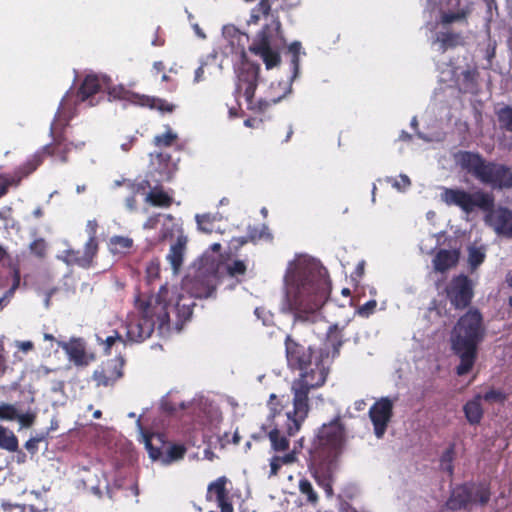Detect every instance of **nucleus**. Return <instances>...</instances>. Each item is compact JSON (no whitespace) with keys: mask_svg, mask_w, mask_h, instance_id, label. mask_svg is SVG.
<instances>
[{"mask_svg":"<svg viewBox=\"0 0 512 512\" xmlns=\"http://www.w3.org/2000/svg\"><path fill=\"white\" fill-rule=\"evenodd\" d=\"M445 29L436 35V42L439 43L442 52L465 44V38L461 32L449 30L448 26Z\"/></svg>","mask_w":512,"mask_h":512,"instance_id":"24","label":"nucleus"},{"mask_svg":"<svg viewBox=\"0 0 512 512\" xmlns=\"http://www.w3.org/2000/svg\"><path fill=\"white\" fill-rule=\"evenodd\" d=\"M392 416L393 403L389 398H381L370 407L369 417L377 438H382L384 436Z\"/></svg>","mask_w":512,"mask_h":512,"instance_id":"19","label":"nucleus"},{"mask_svg":"<svg viewBox=\"0 0 512 512\" xmlns=\"http://www.w3.org/2000/svg\"><path fill=\"white\" fill-rule=\"evenodd\" d=\"M246 270V264L241 260H235L227 267L228 274L232 277L244 275L246 273Z\"/></svg>","mask_w":512,"mask_h":512,"instance_id":"49","label":"nucleus"},{"mask_svg":"<svg viewBox=\"0 0 512 512\" xmlns=\"http://www.w3.org/2000/svg\"><path fill=\"white\" fill-rule=\"evenodd\" d=\"M18 417V410L12 404L3 403L0 405V419L14 421Z\"/></svg>","mask_w":512,"mask_h":512,"instance_id":"46","label":"nucleus"},{"mask_svg":"<svg viewBox=\"0 0 512 512\" xmlns=\"http://www.w3.org/2000/svg\"><path fill=\"white\" fill-rule=\"evenodd\" d=\"M301 48L302 45L299 41L292 42L288 47V51L291 53V67L293 71L292 80H294L299 74Z\"/></svg>","mask_w":512,"mask_h":512,"instance_id":"39","label":"nucleus"},{"mask_svg":"<svg viewBox=\"0 0 512 512\" xmlns=\"http://www.w3.org/2000/svg\"><path fill=\"white\" fill-rule=\"evenodd\" d=\"M269 466H270V471L268 473V477L269 478L276 477L279 474L282 465L277 461V458L272 456L270 458Z\"/></svg>","mask_w":512,"mask_h":512,"instance_id":"58","label":"nucleus"},{"mask_svg":"<svg viewBox=\"0 0 512 512\" xmlns=\"http://www.w3.org/2000/svg\"><path fill=\"white\" fill-rule=\"evenodd\" d=\"M117 341L124 343V340L118 331H113V335L106 337L104 340L106 354L111 353V348Z\"/></svg>","mask_w":512,"mask_h":512,"instance_id":"53","label":"nucleus"},{"mask_svg":"<svg viewBox=\"0 0 512 512\" xmlns=\"http://www.w3.org/2000/svg\"><path fill=\"white\" fill-rule=\"evenodd\" d=\"M459 257L460 252L456 249H440L432 259L434 271L442 274L446 273L450 269L456 267L459 262Z\"/></svg>","mask_w":512,"mask_h":512,"instance_id":"23","label":"nucleus"},{"mask_svg":"<svg viewBox=\"0 0 512 512\" xmlns=\"http://www.w3.org/2000/svg\"><path fill=\"white\" fill-rule=\"evenodd\" d=\"M485 252L482 248L471 246L468 249V264L471 270L477 269L485 260Z\"/></svg>","mask_w":512,"mask_h":512,"instance_id":"40","label":"nucleus"},{"mask_svg":"<svg viewBox=\"0 0 512 512\" xmlns=\"http://www.w3.org/2000/svg\"><path fill=\"white\" fill-rule=\"evenodd\" d=\"M142 437L149 457L153 461L169 465L183 459L186 454L187 449L183 444L170 443L163 433H144Z\"/></svg>","mask_w":512,"mask_h":512,"instance_id":"11","label":"nucleus"},{"mask_svg":"<svg viewBox=\"0 0 512 512\" xmlns=\"http://www.w3.org/2000/svg\"><path fill=\"white\" fill-rule=\"evenodd\" d=\"M473 10L474 2L472 0H444L443 7L439 12V24L443 28L454 22L467 26L468 18Z\"/></svg>","mask_w":512,"mask_h":512,"instance_id":"14","label":"nucleus"},{"mask_svg":"<svg viewBox=\"0 0 512 512\" xmlns=\"http://www.w3.org/2000/svg\"><path fill=\"white\" fill-rule=\"evenodd\" d=\"M42 164V155H32L17 167L12 174L0 173V198L5 196L11 186L17 187L21 181L32 174Z\"/></svg>","mask_w":512,"mask_h":512,"instance_id":"16","label":"nucleus"},{"mask_svg":"<svg viewBox=\"0 0 512 512\" xmlns=\"http://www.w3.org/2000/svg\"><path fill=\"white\" fill-rule=\"evenodd\" d=\"M162 81H165V82H168V86L166 88V90L168 92H174L176 91L177 89V82L172 80L171 77L169 75H167L166 73H163L162 74V77H161Z\"/></svg>","mask_w":512,"mask_h":512,"instance_id":"59","label":"nucleus"},{"mask_svg":"<svg viewBox=\"0 0 512 512\" xmlns=\"http://www.w3.org/2000/svg\"><path fill=\"white\" fill-rule=\"evenodd\" d=\"M455 458V445L450 444L449 447L442 453L440 457V468L449 476L454 473L453 461Z\"/></svg>","mask_w":512,"mask_h":512,"instance_id":"36","label":"nucleus"},{"mask_svg":"<svg viewBox=\"0 0 512 512\" xmlns=\"http://www.w3.org/2000/svg\"><path fill=\"white\" fill-rule=\"evenodd\" d=\"M346 441L345 427L341 417L337 416L329 423H324L316 434L310 450V456L317 459L337 460Z\"/></svg>","mask_w":512,"mask_h":512,"instance_id":"6","label":"nucleus"},{"mask_svg":"<svg viewBox=\"0 0 512 512\" xmlns=\"http://www.w3.org/2000/svg\"><path fill=\"white\" fill-rule=\"evenodd\" d=\"M43 440H45V435L40 434L27 440L24 446L31 455H34L38 451V444Z\"/></svg>","mask_w":512,"mask_h":512,"instance_id":"50","label":"nucleus"},{"mask_svg":"<svg viewBox=\"0 0 512 512\" xmlns=\"http://www.w3.org/2000/svg\"><path fill=\"white\" fill-rule=\"evenodd\" d=\"M133 246V240L126 236H112L109 241L111 252L124 254L127 253Z\"/></svg>","mask_w":512,"mask_h":512,"instance_id":"32","label":"nucleus"},{"mask_svg":"<svg viewBox=\"0 0 512 512\" xmlns=\"http://www.w3.org/2000/svg\"><path fill=\"white\" fill-rule=\"evenodd\" d=\"M158 217L159 215L149 217L143 225L144 229H155L159 222Z\"/></svg>","mask_w":512,"mask_h":512,"instance_id":"63","label":"nucleus"},{"mask_svg":"<svg viewBox=\"0 0 512 512\" xmlns=\"http://www.w3.org/2000/svg\"><path fill=\"white\" fill-rule=\"evenodd\" d=\"M260 72L259 64L243 61L237 70L236 97L243 94L247 108L254 112H265L271 105L278 103L285 94L272 98L255 100V91L258 86Z\"/></svg>","mask_w":512,"mask_h":512,"instance_id":"7","label":"nucleus"},{"mask_svg":"<svg viewBox=\"0 0 512 512\" xmlns=\"http://www.w3.org/2000/svg\"><path fill=\"white\" fill-rule=\"evenodd\" d=\"M298 489L301 495L306 497V501L312 505L318 503L319 497L314 490L312 483L307 478H301L298 483Z\"/></svg>","mask_w":512,"mask_h":512,"instance_id":"37","label":"nucleus"},{"mask_svg":"<svg viewBox=\"0 0 512 512\" xmlns=\"http://www.w3.org/2000/svg\"><path fill=\"white\" fill-rule=\"evenodd\" d=\"M463 82L465 83L464 91L467 92L470 88L474 87L475 82V73L471 70H465L462 72Z\"/></svg>","mask_w":512,"mask_h":512,"instance_id":"56","label":"nucleus"},{"mask_svg":"<svg viewBox=\"0 0 512 512\" xmlns=\"http://www.w3.org/2000/svg\"><path fill=\"white\" fill-rule=\"evenodd\" d=\"M261 16H264L262 14V10L257 9V5L252 9L250 19L248 21L249 24H257L261 18Z\"/></svg>","mask_w":512,"mask_h":512,"instance_id":"60","label":"nucleus"},{"mask_svg":"<svg viewBox=\"0 0 512 512\" xmlns=\"http://www.w3.org/2000/svg\"><path fill=\"white\" fill-rule=\"evenodd\" d=\"M337 462V460L309 457L308 469L316 483L323 488L327 497H332L334 494L332 483Z\"/></svg>","mask_w":512,"mask_h":512,"instance_id":"15","label":"nucleus"},{"mask_svg":"<svg viewBox=\"0 0 512 512\" xmlns=\"http://www.w3.org/2000/svg\"><path fill=\"white\" fill-rule=\"evenodd\" d=\"M491 225L498 235L512 238V210L499 207L491 215Z\"/></svg>","mask_w":512,"mask_h":512,"instance_id":"22","label":"nucleus"},{"mask_svg":"<svg viewBox=\"0 0 512 512\" xmlns=\"http://www.w3.org/2000/svg\"><path fill=\"white\" fill-rule=\"evenodd\" d=\"M284 280L282 311L292 314L294 322H316L331 292L326 269L314 260L300 259L289 264Z\"/></svg>","mask_w":512,"mask_h":512,"instance_id":"2","label":"nucleus"},{"mask_svg":"<svg viewBox=\"0 0 512 512\" xmlns=\"http://www.w3.org/2000/svg\"><path fill=\"white\" fill-rule=\"evenodd\" d=\"M20 284V272L18 269H14L13 271V284L12 286L5 292L2 297H5V301L8 302V299L13 296L16 289Z\"/></svg>","mask_w":512,"mask_h":512,"instance_id":"54","label":"nucleus"},{"mask_svg":"<svg viewBox=\"0 0 512 512\" xmlns=\"http://www.w3.org/2000/svg\"><path fill=\"white\" fill-rule=\"evenodd\" d=\"M486 327L483 316L476 308L469 309L454 325L450 341L452 351L459 357L458 376L468 374L477 359L478 346L484 340Z\"/></svg>","mask_w":512,"mask_h":512,"instance_id":"4","label":"nucleus"},{"mask_svg":"<svg viewBox=\"0 0 512 512\" xmlns=\"http://www.w3.org/2000/svg\"><path fill=\"white\" fill-rule=\"evenodd\" d=\"M68 98L64 97L60 103L58 111L55 115L50 127V135L52 142L43 146L34 155L41 154L42 162L45 156L57 157L62 163L68 161V154L71 151L72 143L68 142L64 136V128L68 125L73 117L71 108H68Z\"/></svg>","mask_w":512,"mask_h":512,"instance_id":"8","label":"nucleus"},{"mask_svg":"<svg viewBox=\"0 0 512 512\" xmlns=\"http://www.w3.org/2000/svg\"><path fill=\"white\" fill-rule=\"evenodd\" d=\"M481 401V394H477L472 399L468 400L463 406L465 418L471 425L479 424L483 418L484 410L482 408Z\"/></svg>","mask_w":512,"mask_h":512,"instance_id":"28","label":"nucleus"},{"mask_svg":"<svg viewBox=\"0 0 512 512\" xmlns=\"http://www.w3.org/2000/svg\"><path fill=\"white\" fill-rule=\"evenodd\" d=\"M18 438L9 429L0 425V447L7 451H17Z\"/></svg>","mask_w":512,"mask_h":512,"instance_id":"33","label":"nucleus"},{"mask_svg":"<svg viewBox=\"0 0 512 512\" xmlns=\"http://www.w3.org/2000/svg\"><path fill=\"white\" fill-rule=\"evenodd\" d=\"M150 170L148 177L155 183L168 182L172 179L177 165L173 162L171 155L166 152H157L150 155Z\"/></svg>","mask_w":512,"mask_h":512,"instance_id":"17","label":"nucleus"},{"mask_svg":"<svg viewBox=\"0 0 512 512\" xmlns=\"http://www.w3.org/2000/svg\"><path fill=\"white\" fill-rule=\"evenodd\" d=\"M456 163L467 174L492 190L503 191L512 189V167L486 160L480 153L460 151L456 155Z\"/></svg>","mask_w":512,"mask_h":512,"instance_id":"5","label":"nucleus"},{"mask_svg":"<svg viewBox=\"0 0 512 512\" xmlns=\"http://www.w3.org/2000/svg\"><path fill=\"white\" fill-rule=\"evenodd\" d=\"M285 355L287 366L299 375L292 381V410L286 413V433L294 436L301 429L310 412L309 393L322 387L327 380V368L321 354H317L311 346L296 341L291 335L285 337Z\"/></svg>","mask_w":512,"mask_h":512,"instance_id":"3","label":"nucleus"},{"mask_svg":"<svg viewBox=\"0 0 512 512\" xmlns=\"http://www.w3.org/2000/svg\"><path fill=\"white\" fill-rule=\"evenodd\" d=\"M490 497L489 484L466 482L452 490L446 506L451 511L470 510L473 504L485 506L490 501Z\"/></svg>","mask_w":512,"mask_h":512,"instance_id":"10","label":"nucleus"},{"mask_svg":"<svg viewBox=\"0 0 512 512\" xmlns=\"http://www.w3.org/2000/svg\"><path fill=\"white\" fill-rule=\"evenodd\" d=\"M82 254L83 252L80 250L67 249L64 251L63 260L68 265H77L83 268H87Z\"/></svg>","mask_w":512,"mask_h":512,"instance_id":"42","label":"nucleus"},{"mask_svg":"<svg viewBox=\"0 0 512 512\" xmlns=\"http://www.w3.org/2000/svg\"><path fill=\"white\" fill-rule=\"evenodd\" d=\"M206 66V63H202L196 70H195V73H194V82L195 83H199L201 81H204L205 80V77H204V68Z\"/></svg>","mask_w":512,"mask_h":512,"instance_id":"61","label":"nucleus"},{"mask_svg":"<svg viewBox=\"0 0 512 512\" xmlns=\"http://www.w3.org/2000/svg\"><path fill=\"white\" fill-rule=\"evenodd\" d=\"M187 237L180 234L174 244L171 245L167 260L169 261L172 269L178 272L184 260V253L186 250Z\"/></svg>","mask_w":512,"mask_h":512,"instance_id":"25","label":"nucleus"},{"mask_svg":"<svg viewBox=\"0 0 512 512\" xmlns=\"http://www.w3.org/2000/svg\"><path fill=\"white\" fill-rule=\"evenodd\" d=\"M152 181H153L152 178H151V180L144 179L138 183L128 182L126 185L129 188V190L131 191V193L137 195V194L144 193L147 189L151 190V188H153V186H154V185H152Z\"/></svg>","mask_w":512,"mask_h":512,"instance_id":"47","label":"nucleus"},{"mask_svg":"<svg viewBox=\"0 0 512 512\" xmlns=\"http://www.w3.org/2000/svg\"><path fill=\"white\" fill-rule=\"evenodd\" d=\"M172 236H173V227L170 228L164 224L160 230V239L165 240L167 238H171Z\"/></svg>","mask_w":512,"mask_h":512,"instance_id":"64","label":"nucleus"},{"mask_svg":"<svg viewBox=\"0 0 512 512\" xmlns=\"http://www.w3.org/2000/svg\"><path fill=\"white\" fill-rule=\"evenodd\" d=\"M227 482L228 479L225 476H221L211 482L207 488V499L212 500V496L214 495V499L220 508V512H233L234 510L233 505L229 500V492L226 488Z\"/></svg>","mask_w":512,"mask_h":512,"instance_id":"21","label":"nucleus"},{"mask_svg":"<svg viewBox=\"0 0 512 512\" xmlns=\"http://www.w3.org/2000/svg\"><path fill=\"white\" fill-rule=\"evenodd\" d=\"M124 359L119 356L103 362L92 375L96 386H113L123 376Z\"/></svg>","mask_w":512,"mask_h":512,"instance_id":"18","label":"nucleus"},{"mask_svg":"<svg viewBox=\"0 0 512 512\" xmlns=\"http://www.w3.org/2000/svg\"><path fill=\"white\" fill-rule=\"evenodd\" d=\"M268 405L273 417H275L277 414H280L283 409V405L275 394L270 395Z\"/></svg>","mask_w":512,"mask_h":512,"instance_id":"55","label":"nucleus"},{"mask_svg":"<svg viewBox=\"0 0 512 512\" xmlns=\"http://www.w3.org/2000/svg\"><path fill=\"white\" fill-rule=\"evenodd\" d=\"M249 51L260 57L266 68L271 69L281 62L279 47L270 25H264L255 35Z\"/></svg>","mask_w":512,"mask_h":512,"instance_id":"12","label":"nucleus"},{"mask_svg":"<svg viewBox=\"0 0 512 512\" xmlns=\"http://www.w3.org/2000/svg\"><path fill=\"white\" fill-rule=\"evenodd\" d=\"M125 205L130 211H134L137 208L136 194L131 193L125 200Z\"/></svg>","mask_w":512,"mask_h":512,"instance_id":"62","label":"nucleus"},{"mask_svg":"<svg viewBox=\"0 0 512 512\" xmlns=\"http://www.w3.org/2000/svg\"><path fill=\"white\" fill-rule=\"evenodd\" d=\"M70 361L75 365H87V357L84 343L80 339H73L68 343H60Z\"/></svg>","mask_w":512,"mask_h":512,"instance_id":"26","label":"nucleus"},{"mask_svg":"<svg viewBox=\"0 0 512 512\" xmlns=\"http://www.w3.org/2000/svg\"><path fill=\"white\" fill-rule=\"evenodd\" d=\"M105 86H107V78L105 76L100 77L96 74L86 75L76 92L75 103L89 101V106H94V96L105 90Z\"/></svg>","mask_w":512,"mask_h":512,"instance_id":"20","label":"nucleus"},{"mask_svg":"<svg viewBox=\"0 0 512 512\" xmlns=\"http://www.w3.org/2000/svg\"><path fill=\"white\" fill-rule=\"evenodd\" d=\"M145 201L154 207L169 208L173 204V197L164 191L162 183H155L146 194Z\"/></svg>","mask_w":512,"mask_h":512,"instance_id":"27","label":"nucleus"},{"mask_svg":"<svg viewBox=\"0 0 512 512\" xmlns=\"http://www.w3.org/2000/svg\"><path fill=\"white\" fill-rule=\"evenodd\" d=\"M134 306L137 313L127 317L126 336L129 341L139 343L151 337L155 328L162 335L181 331L192 316L195 300L189 295H176L164 284L156 295L137 293Z\"/></svg>","mask_w":512,"mask_h":512,"instance_id":"1","label":"nucleus"},{"mask_svg":"<svg viewBox=\"0 0 512 512\" xmlns=\"http://www.w3.org/2000/svg\"><path fill=\"white\" fill-rule=\"evenodd\" d=\"M445 292L451 305L458 310L467 308L474 297L473 283L464 274L454 276L446 286Z\"/></svg>","mask_w":512,"mask_h":512,"instance_id":"13","label":"nucleus"},{"mask_svg":"<svg viewBox=\"0 0 512 512\" xmlns=\"http://www.w3.org/2000/svg\"><path fill=\"white\" fill-rule=\"evenodd\" d=\"M215 218L210 214L196 215L198 228L205 233H212L214 230Z\"/></svg>","mask_w":512,"mask_h":512,"instance_id":"44","label":"nucleus"},{"mask_svg":"<svg viewBox=\"0 0 512 512\" xmlns=\"http://www.w3.org/2000/svg\"><path fill=\"white\" fill-rule=\"evenodd\" d=\"M36 417V412L29 410L25 413L18 412V417L16 418V420H18L21 427L29 428L35 423Z\"/></svg>","mask_w":512,"mask_h":512,"instance_id":"48","label":"nucleus"},{"mask_svg":"<svg viewBox=\"0 0 512 512\" xmlns=\"http://www.w3.org/2000/svg\"><path fill=\"white\" fill-rule=\"evenodd\" d=\"M441 199L448 206H457L466 214L476 209L491 214L495 207L493 193L482 189L469 192L461 188H445L441 193Z\"/></svg>","mask_w":512,"mask_h":512,"instance_id":"9","label":"nucleus"},{"mask_svg":"<svg viewBox=\"0 0 512 512\" xmlns=\"http://www.w3.org/2000/svg\"><path fill=\"white\" fill-rule=\"evenodd\" d=\"M97 252L98 241L96 235H90L88 241L85 244L84 251L82 254L87 268L91 266L93 258L96 256Z\"/></svg>","mask_w":512,"mask_h":512,"instance_id":"38","label":"nucleus"},{"mask_svg":"<svg viewBox=\"0 0 512 512\" xmlns=\"http://www.w3.org/2000/svg\"><path fill=\"white\" fill-rule=\"evenodd\" d=\"M29 250L37 258L43 259L47 253V243L43 238L35 239L30 243Z\"/></svg>","mask_w":512,"mask_h":512,"instance_id":"45","label":"nucleus"},{"mask_svg":"<svg viewBox=\"0 0 512 512\" xmlns=\"http://www.w3.org/2000/svg\"><path fill=\"white\" fill-rule=\"evenodd\" d=\"M377 306V302L375 300H369L364 305L360 306L358 309V313L361 316H369L374 312Z\"/></svg>","mask_w":512,"mask_h":512,"instance_id":"57","label":"nucleus"},{"mask_svg":"<svg viewBox=\"0 0 512 512\" xmlns=\"http://www.w3.org/2000/svg\"><path fill=\"white\" fill-rule=\"evenodd\" d=\"M139 106L147 107L150 109H156L161 113H173L174 110L176 109L175 104L170 103L165 99L145 94H142Z\"/></svg>","mask_w":512,"mask_h":512,"instance_id":"30","label":"nucleus"},{"mask_svg":"<svg viewBox=\"0 0 512 512\" xmlns=\"http://www.w3.org/2000/svg\"><path fill=\"white\" fill-rule=\"evenodd\" d=\"M160 266L158 263L150 262L146 267V278L149 283L159 278Z\"/></svg>","mask_w":512,"mask_h":512,"instance_id":"51","label":"nucleus"},{"mask_svg":"<svg viewBox=\"0 0 512 512\" xmlns=\"http://www.w3.org/2000/svg\"><path fill=\"white\" fill-rule=\"evenodd\" d=\"M105 90H107L108 95L112 99L125 100L137 106H139L140 98L142 97V94L133 92L123 85L109 86L108 82L107 86H105Z\"/></svg>","mask_w":512,"mask_h":512,"instance_id":"29","label":"nucleus"},{"mask_svg":"<svg viewBox=\"0 0 512 512\" xmlns=\"http://www.w3.org/2000/svg\"><path fill=\"white\" fill-rule=\"evenodd\" d=\"M482 400L488 403L503 404L507 400V394L499 389H490L481 395Z\"/></svg>","mask_w":512,"mask_h":512,"instance_id":"43","label":"nucleus"},{"mask_svg":"<svg viewBox=\"0 0 512 512\" xmlns=\"http://www.w3.org/2000/svg\"><path fill=\"white\" fill-rule=\"evenodd\" d=\"M271 448L275 452H285L290 448V441L287 436L278 428H273L267 433Z\"/></svg>","mask_w":512,"mask_h":512,"instance_id":"31","label":"nucleus"},{"mask_svg":"<svg viewBox=\"0 0 512 512\" xmlns=\"http://www.w3.org/2000/svg\"><path fill=\"white\" fill-rule=\"evenodd\" d=\"M499 127L512 133V106L504 105L495 111Z\"/></svg>","mask_w":512,"mask_h":512,"instance_id":"35","label":"nucleus"},{"mask_svg":"<svg viewBox=\"0 0 512 512\" xmlns=\"http://www.w3.org/2000/svg\"><path fill=\"white\" fill-rule=\"evenodd\" d=\"M178 136L169 127L163 134L156 135L153 138V144L156 147H171L177 140Z\"/></svg>","mask_w":512,"mask_h":512,"instance_id":"41","label":"nucleus"},{"mask_svg":"<svg viewBox=\"0 0 512 512\" xmlns=\"http://www.w3.org/2000/svg\"><path fill=\"white\" fill-rule=\"evenodd\" d=\"M343 332L342 329L338 327L337 324L331 325L326 333V341L333 350L334 354L339 353V349L343 343Z\"/></svg>","mask_w":512,"mask_h":512,"instance_id":"34","label":"nucleus"},{"mask_svg":"<svg viewBox=\"0 0 512 512\" xmlns=\"http://www.w3.org/2000/svg\"><path fill=\"white\" fill-rule=\"evenodd\" d=\"M277 461L282 465H291L297 461V453L295 450L288 451L286 454L279 456L274 455Z\"/></svg>","mask_w":512,"mask_h":512,"instance_id":"52","label":"nucleus"}]
</instances>
